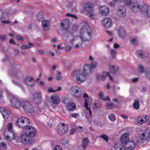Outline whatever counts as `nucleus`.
Wrapping results in <instances>:
<instances>
[{"label":"nucleus","instance_id":"f257e3e1","mask_svg":"<svg viewBox=\"0 0 150 150\" xmlns=\"http://www.w3.org/2000/svg\"><path fill=\"white\" fill-rule=\"evenodd\" d=\"M97 64L95 61H92L91 64L85 65L83 68L82 71L79 69L75 70L71 74V76L77 83L81 84L86 81L89 73L91 74L92 73Z\"/></svg>","mask_w":150,"mask_h":150},{"label":"nucleus","instance_id":"f03ea898","mask_svg":"<svg viewBox=\"0 0 150 150\" xmlns=\"http://www.w3.org/2000/svg\"><path fill=\"white\" fill-rule=\"evenodd\" d=\"M36 129L29 124L20 134L19 138L21 142L24 145L30 144L34 141L36 134Z\"/></svg>","mask_w":150,"mask_h":150},{"label":"nucleus","instance_id":"7ed1b4c3","mask_svg":"<svg viewBox=\"0 0 150 150\" xmlns=\"http://www.w3.org/2000/svg\"><path fill=\"white\" fill-rule=\"evenodd\" d=\"M30 123V121L28 118L22 117L17 119L16 124L18 127L22 128L23 130Z\"/></svg>","mask_w":150,"mask_h":150},{"label":"nucleus","instance_id":"20e7f679","mask_svg":"<svg viewBox=\"0 0 150 150\" xmlns=\"http://www.w3.org/2000/svg\"><path fill=\"white\" fill-rule=\"evenodd\" d=\"M26 112L32 113L34 111V108L30 102L26 100H22L21 107Z\"/></svg>","mask_w":150,"mask_h":150},{"label":"nucleus","instance_id":"39448f33","mask_svg":"<svg viewBox=\"0 0 150 150\" xmlns=\"http://www.w3.org/2000/svg\"><path fill=\"white\" fill-rule=\"evenodd\" d=\"M130 8L131 11L134 12H136L138 10L142 12L144 10V6L139 5L137 2H134L131 4L130 5Z\"/></svg>","mask_w":150,"mask_h":150},{"label":"nucleus","instance_id":"423d86ee","mask_svg":"<svg viewBox=\"0 0 150 150\" xmlns=\"http://www.w3.org/2000/svg\"><path fill=\"white\" fill-rule=\"evenodd\" d=\"M32 100L33 102L36 104H39L41 103L42 100V96L40 92H36L32 95Z\"/></svg>","mask_w":150,"mask_h":150},{"label":"nucleus","instance_id":"0eeeda50","mask_svg":"<svg viewBox=\"0 0 150 150\" xmlns=\"http://www.w3.org/2000/svg\"><path fill=\"white\" fill-rule=\"evenodd\" d=\"M68 128V126L67 125H65L64 123L59 125L57 127V132L60 135L65 134L67 132Z\"/></svg>","mask_w":150,"mask_h":150},{"label":"nucleus","instance_id":"6e6552de","mask_svg":"<svg viewBox=\"0 0 150 150\" xmlns=\"http://www.w3.org/2000/svg\"><path fill=\"white\" fill-rule=\"evenodd\" d=\"M11 104L14 108H21L22 106V100L16 98H13L10 100Z\"/></svg>","mask_w":150,"mask_h":150},{"label":"nucleus","instance_id":"1a4fd4ad","mask_svg":"<svg viewBox=\"0 0 150 150\" xmlns=\"http://www.w3.org/2000/svg\"><path fill=\"white\" fill-rule=\"evenodd\" d=\"M71 91L73 96L76 97H79L81 96V89L80 87L75 86L71 88Z\"/></svg>","mask_w":150,"mask_h":150},{"label":"nucleus","instance_id":"9d476101","mask_svg":"<svg viewBox=\"0 0 150 150\" xmlns=\"http://www.w3.org/2000/svg\"><path fill=\"white\" fill-rule=\"evenodd\" d=\"M135 144L134 142L132 140H129L124 144V148H125V150H132L135 147Z\"/></svg>","mask_w":150,"mask_h":150},{"label":"nucleus","instance_id":"9b49d317","mask_svg":"<svg viewBox=\"0 0 150 150\" xmlns=\"http://www.w3.org/2000/svg\"><path fill=\"white\" fill-rule=\"evenodd\" d=\"M35 81L33 78L32 76L27 77L25 79V83L29 86H33L34 85Z\"/></svg>","mask_w":150,"mask_h":150},{"label":"nucleus","instance_id":"f8f14e48","mask_svg":"<svg viewBox=\"0 0 150 150\" xmlns=\"http://www.w3.org/2000/svg\"><path fill=\"white\" fill-rule=\"evenodd\" d=\"M126 10L124 6H121L118 7L117 12L119 16L120 17H123L126 15Z\"/></svg>","mask_w":150,"mask_h":150},{"label":"nucleus","instance_id":"ddd939ff","mask_svg":"<svg viewBox=\"0 0 150 150\" xmlns=\"http://www.w3.org/2000/svg\"><path fill=\"white\" fill-rule=\"evenodd\" d=\"M99 11L101 14L103 16H106L109 13V9L106 6H101L99 8Z\"/></svg>","mask_w":150,"mask_h":150},{"label":"nucleus","instance_id":"4468645a","mask_svg":"<svg viewBox=\"0 0 150 150\" xmlns=\"http://www.w3.org/2000/svg\"><path fill=\"white\" fill-rule=\"evenodd\" d=\"M69 20L67 19H65L60 24V25L63 30H67L69 28Z\"/></svg>","mask_w":150,"mask_h":150},{"label":"nucleus","instance_id":"2eb2a0df","mask_svg":"<svg viewBox=\"0 0 150 150\" xmlns=\"http://www.w3.org/2000/svg\"><path fill=\"white\" fill-rule=\"evenodd\" d=\"M102 23L104 26L108 28H110L112 25V21L110 19L107 18H104L102 21Z\"/></svg>","mask_w":150,"mask_h":150},{"label":"nucleus","instance_id":"dca6fc26","mask_svg":"<svg viewBox=\"0 0 150 150\" xmlns=\"http://www.w3.org/2000/svg\"><path fill=\"white\" fill-rule=\"evenodd\" d=\"M84 9L88 13L92 12L93 10L92 4L90 2L86 3L85 5Z\"/></svg>","mask_w":150,"mask_h":150},{"label":"nucleus","instance_id":"f3484780","mask_svg":"<svg viewBox=\"0 0 150 150\" xmlns=\"http://www.w3.org/2000/svg\"><path fill=\"white\" fill-rule=\"evenodd\" d=\"M52 102L54 104H58L60 102V99L57 95H52L51 97Z\"/></svg>","mask_w":150,"mask_h":150},{"label":"nucleus","instance_id":"a211bd4d","mask_svg":"<svg viewBox=\"0 0 150 150\" xmlns=\"http://www.w3.org/2000/svg\"><path fill=\"white\" fill-rule=\"evenodd\" d=\"M128 136V134L127 133H124L121 135L120 140L122 144H125L129 140Z\"/></svg>","mask_w":150,"mask_h":150},{"label":"nucleus","instance_id":"6ab92c4d","mask_svg":"<svg viewBox=\"0 0 150 150\" xmlns=\"http://www.w3.org/2000/svg\"><path fill=\"white\" fill-rule=\"evenodd\" d=\"M66 106L67 110L70 111H73L76 108V104L73 102L67 103Z\"/></svg>","mask_w":150,"mask_h":150},{"label":"nucleus","instance_id":"aec40b11","mask_svg":"<svg viewBox=\"0 0 150 150\" xmlns=\"http://www.w3.org/2000/svg\"><path fill=\"white\" fill-rule=\"evenodd\" d=\"M119 35L122 38H124L126 36V32L124 29L122 27H119L117 30Z\"/></svg>","mask_w":150,"mask_h":150},{"label":"nucleus","instance_id":"412c9836","mask_svg":"<svg viewBox=\"0 0 150 150\" xmlns=\"http://www.w3.org/2000/svg\"><path fill=\"white\" fill-rule=\"evenodd\" d=\"M11 66L12 68H11V69L13 71L12 75L15 76V75L18 74L19 72V70L17 68L16 66L17 65L16 64H13Z\"/></svg>","mask_w":150,"mask_h":150},{"label":"nucleus","instance_id":"4be33fe9","mask_svg":"<svg viewBox=\"0 0 150 150\" xmlns=\"http://www.w3.org/2000/svg\"><path fill=\"white\" fill-rule=\"evenodd\" d=\"M42 27L45 30H48L50 26V22L48 20H44L42 21Z\"/></svg>","mask_w":150,"mask_h":150},{"label":"nucleus","instance_id":"5701e85b","mask_svg":"<svg viewBox=\"0 0 150 150\" xmlns=\"http://www.w3.org/2000/svg\"><path fill=\"white\" fill-rule=\"evenodd\" d=\"M89 141L87 137L84 138L83 140L82 144V146L83 149H85L87 147V145L89 143Z\"/></svg>","mask_w":150,"mask_h":150},{"label":"nucleus","instance_id":"b1692460","mask_svg":"<svg viewBox=\"0 0 150 150\" xmlns=\"http://www.w3.org/2000/svg\"><path fill=\"white\" fill-rule=\"evenodd\" d=\"M115 150H125V148L119 144H116L114 146Z\"/></svg>","mask_w":150,"mask_h":150},{"label":"nucleus","instance_id":"393cba45","mask_svg":"<svg viewBox=\"0 0 150 150\" xmlns=\"http://www.w3.org/2000/svg\"><path fill=\"white\" fill-rule=\"evenodd\" d=\"M28 45H22L21 46V48L22 49H27L30 48V47H33V44L30 42L28 43Z\"/></svg>","mask_w":150,"mask_h":150},{"label":"nucleus","instance_id":"a878e982","mask_svg":"<svg viewBox=\"0 0 150 150\" xmlns=\"http://www.w3.org/2000/svg\"><path fill=\"white\" fill-rule=\"evenodd\" d=\"M1 113L4 119H7L8 118L9 116V113L6 110H3V111H2Z\"/></svg>","mask_w":150,"mask_h":150},{"label":"nucleus","instance_id":"bb28decb","mask_svg":"<svg viewBox=\"0 0 150 150\" xmlns=\"http://www.w3.org/2000/svg\"><path fill=\"white\" fill-rule=\"evenodd\" d=\"M118 68L114 66H112L110 67V72L112 73H115L117 70Z\"/></svg>","mask_w":150,"mask_h":150},{"label":"nucleus","instance_id":"cd10ccee","mask_svg":"<svg viewBox=\"0 0 150 150\" xmlns=\"http://www.w3.org/2000/svg\"><path fill=\"white\" fill-rule=\"evenodd\" d=\"M139 103L138 100L134 101L133 103V107L136 109L137 110L139 108Z\"/></svg>","mask_w":150,"mask_h":150},{"label":"nucleus","instance_id":"c85d7f7f","mask_svg":"<svg viewBox=\"0 0 150 150\" xmlns=\"http://www.w3.org/2000/svg\"><path fill=\"white\" fill-rule=\"evenodd\" d=\"M137 54L138 56H139L142 59H144L145 58L144 55L141 50H139L137 52Z\"/></svg>","mask_w":150,"mask_h":150},{"label":"nucleus","instance_id":"c756f323","mask_svg":"<svg viewBox=\"0 0 150 150\" xmlns=\"http://www.w3.org/2000/svg\"><path fill=\"white\" fill-rule=\"evenodd\" d=\"M121 2L123 3L126 6H129L131 3V0H121Z\"/></svg>","mask_w":150,"mask_h":150},{"label":"nucleus","instance_id":"7c9ffc66","mask_svg":"<svg viewBox=\"0 0 150 150\" xmlns=\"http://www.w3.org/2000/svg\"><path fill=\"white\" fill-rule=\"evenodd\" d=\"M8 127L7 128V130L9 132H10L11 133H12L13 134V136H14V135H15L14 134V132H13V131L12 129V125L11 124L9 123L8 124Z\"/></svg>","mask_w":150,"mask_h":150},{"label":"nucleus","instance_id":"2f4dec72","mask_svg":"<svg viewBox=\"0 0 150 150\" xmlns=\"http://www.w3.org/2000/svg\"><path fill=\"white\" fill-rule=\"evenodd\" d=\"M145 120H144L141 117H138L137 118V122L140 124H143L145 122Z\"/></svg>","mask_w":150,"mask_h":150},{"label":"nucleus","instance_id":"473e14b6","mask_svg":"<svg viewBox=\"0 0 150 150\" xmlns=\"http://www.w3.org/2000/svg\"><path fill=\"white\" fill-rule=\"evenodd\" d=\"M37 18L39 20L42 19L43 18V15L42 12H40L37 15Z\"/></svg>","mask_w":150,"mask_h":150},{"label":"nucleus","instance_id":"72a5a7b5","mask_svg":"<svg viewBox=\"0 0 150 150\" xmlns=\"http://www.w3.org/2000/svg\"><path fill=\"white\" fill-rule=\"evenodd\" d=\"M109 119L112 121H114L115 120V116L113 114H111L108 116Z\"/></svg>","mask_w":150,"mask_h":150},{"label":"nucleus","instance_id":"f704fd0d","mask_svg":"<svg viewBox=\"0 0 150 150\" xmlns=\"http://www.w3.org/2000/svg\"><path fill=\"white\" fill-rule=\"evenodd\" d=\"M6 144L4 142H2L0 143V148L2 149H5L6 148Z\"/></svg>","mask_w":150,"mask_h":150},{"label":"nucleus","instance_id":"c9c22d12","mask_svg":"<svg viewBox=\"0 0 150 150\" xmlns=\"http://www.w3.org/2000/svg\"><path fill=\"white\" fill-rule=\"evenodd\" d=\"M100 137L103 139L107 142H108L109 138L106 135L104 134H102L100 136Z\"/></svg>","mask_w":150,"mask_h":150},{"label":"nucleus","instance_id":"e433bc0d","mask_svg":"<svg viewBox=\"0 0 150 150\" xmlns=\"http://www.w3.org/2000/svg\"><path fill=\"white\" fill-rule=\"evenodd\" d=\"M107 107H108V108L109 109L115 108L114 106L113 103L112 102L107 103Z\"/></svg>","mask_w":150,"mask_h":150},{"label":"nucleus","instance_id":"4c0bfd02","mask_svg":"<svg viewBox=\"0 0 150 150\" xmlns=\"http://www.w3.org/2000/svg\"><path fill=\"white\" fill-rule=\"evenodd\" d=\"M88 102H87V100L86 99L85 100V101H84V106H85V108H86V109L87 110H88L89 111L90 110H90V108H88Z\"/></svg>","mask_w":150,"mask_h":150},{"label":"nucleus","instance_id":"58836bf2","mask_svg":"<svg viewBox=\"0 0 150 150\" xmlns=\"http://www.w3.org/2000/svg\"><path fill=\"white\" fill-rule=\"evenodd\" d=\"M88 102H87V100L86 99L85 100V101H84V106H85V108H86V109L87 110H88L89 111L90 110H90V108H88Z\"/></svg>","mask_w":150,"mask_h":150},{"label":"nucleus","instance_id":"ea45409f","mask_svg":"<svg viewBox=\"0 0 150 150\" xmlns=\"http://www.w3.org/2000/svg\"><path fill=\"white\" fill-rule=\"evenodd\" d=\"M57 73L58 75L56 77V79L57 80H60L61 79V76L60 75L61 72L59 71H57Z\"/></svg>","mask_w":150,"mask_h":150},{"label":"nucleus","instance_id":"a19ab883","mask_svg":"<svg viewBox=\"0 0 150 150\" xmlns=\"http://www.w3.org/2000/svg\"><path fill=\"white\" fill-rule=\"evenodd\" d=\"M110 52L112 57L114 58L116 53V51L115 50H111L110 51Z\"/></svg>","mask_w":150,"mask_h":150},{"label":"nucleus","instance_id":"79ce46f5","mask_svg":"<svg viewBox=\"0 0 150 150\" xmlns=\"http://www.w3.org/2000/svg\"><path fill=\"white\" fill-rule=\"evenodd\" d=\"M138 69L140 73L143 72L144 70V68L141 65H139L138 66Z\"/></svg>","mask_w":150,"mask_h":150},{"label":"nucleus","instance_id":"37998d69","mask_svg":"<svg viewBox=\"0 0 150 150\" xmlns=\"http://www.w3.org/2000/svg\"><path fill=\"white\" fill-rule=\"evenodd\" d=\"M145 133H146L145 139L146 140H147L150 137V132L149 131H145Z\"/></svg>","mask_w":150,"mask_h":150},{"label":"nucleus","instance_id":"c03bdc74","mask_svg":"<svg viewBox=\"0 0 150 150\" xmlns=\"http://www.w3.org/2000/svg\"><path fill=\"white\" fill-rule=\"evenodd\" d=\"M131 42L132 44L133 45H136L138 41H137L136 38H133L131 40Z\"/></svg>","mask_w":150,"mask_h":150},{"label":"nucleus","instance_id":"a18cd8bd","mask_svg":"<svg viewBox=\"0 0 150 150\" xmlns=\"http://www.w3.org/2000/svg\"><path fill=\"white\" fill-rule=\"evenodd\" d=\"M6 92L7 96L8 98H13V96L12 94V93H10L9 92V91H8V90H6Z\"/></svg>","mask_w":150,"mask_h":150},{"label":"nucleus","instance_id":"49530a36","mask_svg":"<svg viewBox=\"0 0 150 150\" xmlns=\"http://www.w3.org/2000/svg\"><path fill=\"white\" fill-rule=\"evenodd\" d=\"M66 15L67 16L72 17L75 19H77V17L76 15L69 13H67Z\"/></svg>","mask_w":150,"mask_h":150},{"label":"nucleus","instance_id":"de8ad7c7","mask_svg":"<svg viewBox=\"0 0 150 150\" xmlns=\"http://www.w3.org/2000/svg\"><path fill=\"white\" fill-rule=\"evenodd\" d=\"M146 16L150 18V9H146L145 11Z\"/></svg>","mask_w":150,"mask_h":150},{"label":"nucleus","instance_id":"09e8293b","mask_svg":"<svg viewBox=\"0 0 150 150\" xmlns=\"http://www.w3.org/2000/svg\"><path fill=\"white\" fill-rule=\"evenodd\" d=\"M16 38L17 39H18L19 40H20L22 41H24V39L23 37V36H21L20 35H18L16 36Z\"/></svg>","mask_w":150,"mask_h":150},{"label":"nucleus","instance_id":"8fccbe9b","mask_svg":"<svg viewBox=\"0 0 150 150\" xmlns=\"http://www.w3.org/2000/svg\"><path fill=\"white\" fill-rule=\"evenodd\" d=\"M54 150H62V149L60 146L57 145L54 147Z\"/></svg>","mask_w":150,"mask_h":150},{"label":"nucleus","instance_id":"3c124183","mask_svg":"<svg viewBox=\"0 0 150 150\" xmlns=\"http://www.w3.org/2000/svg\"><path fill=\"white\" fill-rule=\"evenodd\" d=\"M117 1V0H113L110 3V4L111 6H114L115 4H116V2Z\"/></svg>","mask_w":150,"mask_h":150},{"label":"nucleus","instance_id":"603ef678","mask_svg":"<svg viewBox=\"0 0 150 150\" xmlns=\"http://www.w3.org/2000/svg\"><path fill=\"white\" fill-rule=\"evenodd\" d=\"M0 39L2 40H6V37L5 35H0Z\"/></svg>","mask_w":150,"mask_h":150},{"label":"nucleus","instance_id":"864d4df0","mask_svg":"<svg viewBox=\"0 0 150 150\" xmlns=\"http://www.w3.org/2000/svg\"><path fill=\"white\" fill-rule=\"evenodd\" d=\"M62 142L63 144L64 145L67 144L68 143V140L65 139H63L62 140Z\"/></svg>","mask_w":150,"mask_h":150},{"label":"nucleus","instance_id":"5fc2aeb1","mask_svg":"<svg viewBox=\"0 0 150 150\" xmlns=\"http://www.w3.org/2000/svg\"><path fill=\"white\" fill-rule=\"evenodd\" d=\"M146 134L145 132L142 134L141 136L140 137L141 140H143L144 139V138L146 137Z\"/></svg>","mask_w":150,"mask_h":150},{"label":"nucleus","instance_id":"6e6d98bb","mask_svg":"<svg viewBox=\"0 0 150 150\" xmlns=\"http://www.w3.org/2000/svg\"><path fill=\"white\" fill-rule=\"evenodd\" d=\"M48 92L49 93H52V92H55V90H54L51 87H49L48 89Z\"/></svg>","mask_w":150,"mask_h":150},{"label":"nucleus","instance_id":"4d7b16f0","mask_svg":"<svg viewBox=\"0 0 150 150\" xmlns=\"http://www.w3.org/2000/svg\"><path fill=\"white\" fill-rule=\"evenodd\" d=\"M80 38L81 40H84V41H89L90 40L88 38H85V37H83L82 35H80Z\"/></svg>","mask_w":150,"mask_h":150},{"label":"nucleus","instance_id":"13d9d810","mask_svg":"<svg viewBox=\"0 0 150 150\" xmlns=\"http://www.w3.org/2000/svg\"><path fill=\"white\" fill-rule=\"evenodd\" d=\"M72 48L71 47L69 46H67L66 47L65 50L66 51H70Z\"/></svg>","mask_w":150,"mask_h":150},{"label":"nucleus","instance_id":"bf43d9fd","mask_svg":"<svg viewBox=\"0 0 150 150\" xmlns=\"http://www.w3.org/2000/svg\"><path fill=\"white\" fill-rule=\"evenodd\" d=\"M88 13L89 16L91 18H92L95 15V13L93 12V11L92 12H91Z\"/></svg>","mask_w":150,"mask_h":150},{"label":"nucleus","instance_id":"052dcab7","mask_svg":"<svg viewBox=\"0 0 150 150\" xmlns=\"http://www.w3.org/2000/svg\"><path fill=\"white\" fill-rule=\"evenodd\" d=\"M76 132V130L74 129H72L70 130V134L71 135H72L74 134Z\"/></svg>","mask_w":150,"mask_h":150},{"label":"nucleus","instance_id":"680f3d73","mask_svg":"<svg viewBox=\"0 0 150 150\" xmlns=\"http://www.w3.org/2000/svg\"><path fill=\"white\" fill-rule=\"evenodd\" d=\"M71 116L74 118H76L78 115H79L77 113H71Z\"/></svg>","mask_w":150,"mask_h":150},{"label":"nucleus","instance_id":"e2e57ef3","mask_svg":"<svg viewBox=\"0 0 150 150\" xmlns=\"http://www.w3.org/2000/svg\"><path fill=\"white\" fill-rule=\"evenodd\" d=\"M104 96V93L102 92H101L99 94V97L101 99H102V98H103V97Z\"/></svg>","mask_w":150,"mask_h":150},{"label":"nucleus","instance_id":"0e129e2a","mask_svg":"<svg viewBox=\"0 0 150 150\" xmlns=\"http://www.w3.org/2000/svg\"><path fill=\"white\" fill-rule=\"evenodd\" d=\"M102 100H103L104 101H106V100H109L110 101V99L109 98V96H108L106 97L105 98H102Z\"/></svg>","mask_w":150,"mask_h":150},{"label":"nucleus","instance_id":"69168bd1","mask_svg":"<svg viewBox=\"0 0 150 150\" xmlns=\"http://www.w3.org/2000/svg\"><path fill=\"white\" fill-rule=\"evenodd\" d=\"M4 16V14L3 11L0 9V19H1Z\"/></svg>","mask_w":150,"mask_h":150},{"label":"nucleus","instance_id":"338daca9","mask_svg":"<svg viewBox=\"0 0 150 150\" xmlns=\"http://www.w3.org/2000/svg\"><path fill=\"white\" fill-rule=\"evenodd\" d=\"M9 42L11 44L16 45V43L13 39H11L10 40Z\"/></svg>","mask_w":150,"mask_h":150},{"label":"nucleus","instance_id":"774afa93","mask_svg":"<svg viewBox=\"0 0 150 150\" xmlns=\"http://www.w3.org/2000/svg\"><path fill=\"white\" fill-rule=\"evenodd\" d=\"M120 47V45L117 43H115L114 45V48H117Z\"/></svg>","mask_w":150,"mask_h":150}]
</instances>
